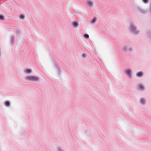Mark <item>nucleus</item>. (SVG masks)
Listing matches in <instances>:
<instances>
[{"label": "nucleus", "mask_w": 151, "mask_h": 151, "mask_svg": "<svg viewBox=\"0 0 151 151\" xmlns=\"http://www.w3.org/2000/svg\"><path fill=\"white\" fill-rule=\"evenodd\" d=\"M25 79L26 80L31 81L37 82L38 81L39 78L37 76H27L26 77Z\"/></svg>", "instance_id": "obj_1"}, {"label": "nucleus", "mask_w": 151, "mask_h": 151, "mask_svg": "<svg viewBox=\"0 0 151 151\" xmlns=\"http://www.w3.org/2000/svg\"><path fill=\"white\" fill-rule=\"evenodd\" d=\"M140 103L142 104H143L145 103V101L143 99H141L140 101Z\"/></svg>", "instance_id": "obj_11"}, {"label": "nucleus", "mask_w": 151, "mask_h": 151, "mask_svg": "<svg viewBox=\"0 0 151 151\" xmlns=\"http://www.w3.org/2000/svg\"><path fill=\"white\" fill-rule=\"evenodd\" d=\"M87 3L90 6H92L93 5L92 1L91 0H88L87 1Z\"/></svg>", "instance_id": "obj_5"}, {"label": "nucleus", "mask_w": 151, "mask_h": 151, "mask_svg": "<svg viewBox=\"0 0 151 151\" xmlns=\"http://www.w3.org/2000/svg\"><path fill=\"white\" fill-rule=\"evenodd\" d=\"M84 37L86 39H88L89 38V36L87 34H84Z\"/></svg>", "instance_id": "obj_12"}, {"label": "nucleus", "mask_w": 151, "mask_h": 151, "mask_svg": "<svg viewBox=\"0 0 151 151\" xmlns=\"http://www.w3.org/2000/svg\"><path fill=\"white\" fill-rule=\"evenodd\" d=\"M126 73L129 77H130L131 76V71L129 70H127L126 71Z\"/></svg>", "instance_id": "obj_3"}, {"label": "nucleus", "mask_w": 151, "mask_h": 151, "mask_svg": "<svg viewBox=\"0 0 151 151\" xmlns=\"http://www.w3.org/2000/svg\"><path fill=\"white\" fill-rule=\"evenodd\" d=\"M73 26L74 27H76L78 26V24L77 22H73L72 23Z\"/></svg>", "instance_id": "obj_7"}, {"label": "nucleus", "mask_w": 151, "mask_h": 151, "mask_svg": "<svg viewBox=\"0 0 151 151\" xmlns=\"http://www.w3.org/2000/svg\"><path fill=\"white\" fill-rule=\"evenodd\" d=\"M96 21V19L94 18L91 21V23H94Z\"/></svg>", "instance_id": "obj_9"}, {"label": "nucleus", "mask_w": 151, "mask_h": 151, "mask_svg": "<svg viewBox=\"0 0 151 151\" xmlns=\"http://www.w3.org/2000/svg\"><path fill=\"white\" fill-rule=\"evenodd\" d=\"M138 89L139 90H143L144 89L143 86L141 85V84H139L138 86Z\"/></svg>", "instance_id": "obj_4"}, {"label": "nucleus", "mask_w": 151, "mask_h": 151, "mask_svg": "<svg viewBox=\"0 0 151 151\" xmlns=\"http://www.w3.org/2000/svg\"><path fill=\"white\" fill-rule=\"evenodd\" d=\"M143 75V73L142 72H137L136 74V75L138 77H141Z\"/></svg>", "instance_id": "obj_2"}, {"label": "nucleus", "mask_w": 151, "mask_h": 151, "mask_svg": "<svg viewBox=\"0 0 151 151\" xmlns=\"http://www.w3.org/2000/svg\"><path fill=\"white\" fill-rule=\"evenodd\" d=\"M24 71L27 73H31L32 70L30 69H26L24 70Z\"/></svg>", "instance_id": "obj_6"}, {"label": "nucleus", "mask_w": 151, "mask_h": 151, "mask_svg": "<svg viewBox=\"0 0 151 151\" xmlns=\"http://www.w3.org/2000/svg\"><path fill=\"white\" fill-rule=\"evenodd\" d=\"M143 1L145 3H146L147 2V0H143Z\"/></svg>", "instance_id": "obj_15"}, {"label": "nucleus", "mask_w": 151, "mask_h": 151, "mask_svg": "<svg viewBox=\"0 0 151 151\" xmlns=\"http://www.w3.org/2000/svg\"><path fill=\"white\" fill-rule=\"evenodd\" d=\"M4 104L5 105V106H8L10 105L9 102L7 101L5 102Z\"/></svg>", "instance_id": "obj_8"}, {"label": "nucleus", "mask_w": 151, "mask_h": 151, "mask_svg": "<svg viewBox=\"0 0 151 151\" xmlns=\"http://www.w3.org/2000/svg\"><path fill=\"white\" fill-rule=\"evenodd\" d=\"M82 56H83V57H85V55L84 54H82Z\"/></svg>", "instance_id": "obj_16"}, {"label": "nucleus", "mask_w": 151, "mask_h": 151, "mask_svg": "<svg viewBox=\"0 0 151 151\" xmlns=\"http://www.w3.org/2000/svg\"><path fill=\"white\" fill-rule=\"evenodd\" d=\"M19 17L22 19H24V17L22 15H20L19 16Z\"/></svg>", "instance_id": "obj_13"}, {"label": "nucleus", "mask_w": 151, "mask_h": 151, "mask_svg": "<svg viewBox=\"0 0 151 151\" xmlns=\"http://www.w3.org/2000/svg\"><path fill=\"white\" fill-rule=\"evenodd\" d=\"M131 29L132 30H134L135 29V27L132 25H131Z\"/></svg>", "instance_id": "obj_14"}, {"label": "nucleus", "mask_w": 151, "mask_h": 151, "mask_svg": "<svg viewBox=\"0 0 151 151\" xmlns=\"http://www.w3.org/2000/svg\"><path fill=\"white\" fill-rule=\"evenodd\" d=\"M4 16L2 14H0V19L4 20Z\"/></svg>", "instance_id": "obj_10"}]
</instances>
